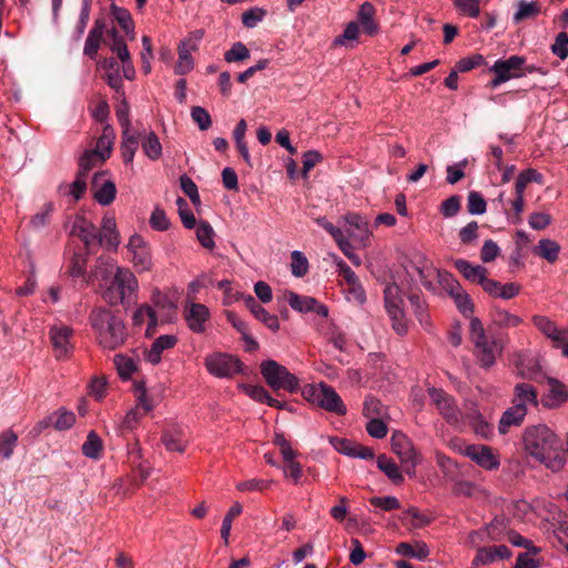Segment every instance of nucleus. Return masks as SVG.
<instances>
[{
  "label": "nucleus",
  "mask_w": 568,
  "mask_h": 568,
  "mask_svg": "<svg viewBox=\"0 0 568 568\" xmlns=\"http://www.w3.org/2000/svg\"><path fill=\"white\" fill-rule=\"evenodd\" d=\"M94 275L100 281L101 295L108 305H122L126 308L136 302L139 282L131 270L115 266L110 258L100 257L97 260Z\"/></svg>",
  "instance_id": "f257e3e1"
},
{
  "label": "nucleus",
  "mask_w": 568,
  "mask_h": 568,
  "mask_svg": "<svg viewBox=\"0 0 568 568\" xmlns=\"http://www.w3.org/2000/svg\"><path fill=\"white\" fill-rule=\"evenodd\" d=\"M525 452L552 471L560 470L565 458L557 435L546 425L528 427L523 436Z\"/></svg>",
  "instance_id": "f03ea898"
},
{
  "label": "nucleus",
  "mask_w": 568,
  "mask_h": 568,
  "mask_svg": "<svg viewBox=\"0 0 568 568\" xmlns=\"http://www.w3.org/2000/svg\"><path fill=\"white\" fill-rule=\"evenodd\" d=\"M89 323L103 349L114 351L128 339L126 325L118 311L106 306L94 307L89 314Z\"/></svg>",
  "instance_id": "7ed1b4c3"
},
{
  "label": "nucleus",
  "mask_w": 568,
  "mask_h": 568,
  "mask_svg": "<svg viewBox=\"0 0 568 568\" xmlns=\"http://www.w3.org/2000/svg\"><path fill=\"white\" fill-rule=\"evenodd\" d=\"M470 339L475 345V355L481 367L489 368L496 362V357L501 354L506 339H488L485 328L478 317H471L469 323Z\"/></svg>",
  "instance_id": "20e7f679"
},
{
  "label": "nucleus",
  "mask_w": 568,
  "mask_h": 568,
  "mask_svg": "<svg viewBox=\"0 0 568 568\" xmlns=\"http://www.w3.org/2000/svg\"><path fill=\"white\" fill-rule=\"evenodd\" d=\"M260 372L266 384L274 390L284 389L295 393L300 387L297 377L274 359L263 361Z\"/></svg>",
  "instance_id": "39448f33"
},
{
  "label": "nucleus",
  "mask_w": 568,
  "mask_h": 568,
  "mask_svg": "<svg viewBox=\"0 0 568 568\" xmlns=\"http://www.w3.org/2000/svg\"><path fill=\"white\" fill-rule=\"evenodd\" d=\"M306 392L312 397L313 403L321 408L337 415L346 414V406L332 386L322 382L311 386Z\"/></svg>",
  "instance_id": "423d86ee"
},
{
  "label": "nucleus",
  "mask_w": 568,
  "mask_h": 568,
  "mask_svg": "<svg viewBox=\"0 0 568 568\" xmlns=\"http://www.w3.org/2000/svg\"><path fill=\"white\" fill-rule=\"evenodd\" d=\"M524 65L525 58L519 55H511L508 59H499L495 61L493 67L489 69L491 72L495 73V77L490 81V87L495 89L504 82H507L515 78L523 77Z\"/></svg>",
  "instance_id": "0eeeda50"
},
{
  "label": "nucleus",
  "mask_w": 568,
  "mask_h": 568,
  "mask_svg": "<svg viewBox=\"0 0 568 568\" xmlns=\"http://www.w3.org/2000/svg\"><path fill=\"white\" fill-rule=\"evenodd\" d=\"M131 263L138 273L151 272L154 263L150 244L139 234L130 237L126 245Z\"/></svg>",
  "instance_id": "6e6552de"
},
{
  "label": "nucleus",
  "mask_w": 568,
  "mask_h": 568,
  "mask_svg": "<svg viewBox=\"0 0 568 568\" xmlns=\"http://www.w3.org/2000/svg\"><path fill=\"white\" fill-rule=\"evenodd\" d=\"M205 367L210 374L219 378H230L242 372L241 361L225 353L206 356Z\"/></svg>",
  "instance_id": "1a4fd4ad"
},
{
  "label": "nucleus",
  "mask_w": 568,
  "mask_h": 568,
  "mask_svg": "<svg viewBox=\"0 0 568 568\" xmlns=\"http://www.w3.org/2000/svg\"><path fill=\"white\" fill-rule=\"evenodd\" d=\"M73 328L64 323H55L49 329V338L57 359L68 358L73 352Z\"/></svg>",
  "instance_id": "9d476101"
},
{
  "label": "nucleus",
  "mask_w": 568,
  "mask_h": 568,
  "mask_svg": "<svg viewBox=\"0 0 568 568\" xmlns=\"http://www.w3.org/2000/svg\"><path fill=\"white\" fill-rule=\"evenodd\" d=\"M432 403L437 407L439 414L449 424H458L462 413L457 407L455 398L442 388L429 387L427 389Z\"/></svg>",
  "instance_id": "9b49d317"
},
{
  "label": "nucleus",
  "mask_w": 568,
  "mask_h": 568,
  "mask_svg": "<svg viewBox=\"0 0 568 568\" xmlns=\"http://www.w3.org/2000/svg\"><path fill=\"white\" fill-rule=\"evenodd\" d=\"M392 449L400 459L404 470L407 474H413L419 463V456L408 437L402 433L394 434Z\"/></svg>",
  "instance_id": "f8f14e48"
},
{
  "label": "nucleus",
  "mask_w": 568,
  "mask_h": 568,
  "mask_svg": "<svg viewBox=\"0 0 568 568\" xmlns=\"http://www.w3.org/2000/svg\"><path fill=\"white\" fill-rule=\"evenodd\" d=\"M444 281V290L454 300L458 311L466 317H473L474 303L469 294L462 287L459 282L452 274L442 275Z\"/></svg>",
  "instance_id": "ddd939ff"
},
{
  "label": "nucleus",
  "mask_w": 568,
  "mask_h": 568,
  "mask_svg": "<svg viewBox=\"0 0 568 568\" xmlns=\"http://www.w3.org/2000/svg\"><path fill=\"white\" fill-rule=\"evenodd\" d=\"M462 453L486 470L497 469L500 465L499 456L489 446L467 445Z\"/></svg>",
  "instance_id": "4468645a"
},
{
  "label": "nucleus",
  "mask_w": 568,
  "mask_h": 568,
  "mask_svg": "<svg viewBox=\"0 0 568 568\" xmlns=\"http://www.w3.org/2000/svg\"><path fill=\"white\" fill-rule=\"evenodd\" d=\"M343 220L348 240L364 244L369 239L368 221L365 217L357 213H348Z\"/></svg>",
  "instance_id": "2eb2a0df"
},
{
  "label": "nucleus",
  "mask_w": 568,
  "mask_h": 568,
  "mask_svg": "<svg viewBox=\"0 0 568 568\" xmlns=\"http://www.w3.org/2000/svg\"><path fill=\"white\" fill-rule=\"evenodd\" d=\"M285 298L288 305L296 312L300 313H308L315 312L316 314L326 317L328 315V308L325 305H322L317 302L316 298L298 295L294 292H286Z\"/></svg>",
  "instance_id": "dca6fc26"
},
{
  "label": "nucleus",
  "mask_w": 568,
  "mask_h": 568,
  "mask_svg": "<svg viewBox=\"0 0 568 568\" xmlns=\"http://www.w3.org/2000/svg\"><path fill=\"white\" fill-rule=\"evenodd\" d=\"M184 318L187 327L196 334L205 332V323L210 318L209 308L201 303H190L185 306Z\"/></svg>",
  "instance_id": "f3484780"
},
{
  "label": "nucleus",
  "mask_w": 568,
  "mask_h": 568,
  "mask_svg": "<svg viewBox=\"0 0 568 568\" xmlns=\"http://www.w3.org/2000/svg\"><path fill=\"white\" fill-rule=\"evenodd\" d=\"M410 266L413 268H416L418 280L428 291H433L435 288L433 283V280L435 278L444 287V281L442 275L449 274L448 272L440 271L434 267L423 256H419V263H412Z\"/></svg>",
  "instance_id": "a211bd4d"
},
{
  "label": "nucleus",
  "mask_w": 568,
  "mask_h": 568,
  "mask_svg": "<svg viewBox=\"0 0 568 568\" xmlns=\"http://www.w3.org/2000/svg\"><path fill=\"white\" fill-rule=\"evenodd\" d=\"M547 383L549 385V390L541 398L542 406L546 408H556L566 403L568 399L566 386L554 377H548Z\"/></svg>",
  "instance_id": "6ab92c4d"
},
{
  "label": "nucleus",
  "mask_w": 568,
  "mask_h": 568,
  "mask_svg": "<svg viewBox=\"0 0 568 568\" xmlns=\"http://www.w3.org/2000/svg\"><path fill=\"white\" fill-rule=\"evenodd\" d=\"M532 323L554 344L565 342L568 338V328H559L555 322L546 316L535 315L532 316Z\"/></svg>",
  "instance_id": "aec40b11"
},
{
  "label": "nucleus",
  "mask_w": 568,
  "mask_h": 568,
  "mask_svg": "<svg viewBox=\"0 0 568 568\" xmlns=\"http://www.w3.org/2000/svg\"><path fill=\"white\" fill-rule=\"evenodd\" d=\"M178 343V337L173 334L160 335L154 339L151 347L145 352V359L152 365H156L162 359V353L173 348Z\"/></svg>",
  "instance_id": "412c9836"
},
{
  "label": "nucleus",
  "mask_w": 568,
  "mask_h": 568,
  "mask_svg": "<svg viewBox=\"0 0 568 568\" xmlns=\"http://www.w3.org/2000/svg\"><path fill=\"white\" fill-rule=\"evenodd\" d=\"M144 323L148 324L145 329L146 336H153L156 332L159 320L155 311L148 304L139 306L132 315V324L134 326H141Z\"/></svg>",
  "instance_id": "4be33fe9"
},
{
  "label": "nucleus",
  "mask_w": 568,
  "mask_h": 568,
  "mask_svg": "<svg viewBox=\"0 0 568 568\" xmlns=\"http://www.w3.org/2000/svg\"><path fill=\"white\" fill-rule=\"evenodd\" d=\"M245 306L252 312L254 317L265 324L271 331L277 332L280 329V322L276 315L268 313L262 305H260L252 295L244 297Z\"/></svg>",
  "instance_id": "5701e85b"
},
{
  "label": "nucleus",
  "mask_w": 568,
  "mask_h": 568,
  "mask_svg": "<svg viewBox=\"0 0 568 568\" xmlns=\"http://www.w3.org/2000/svg\"><path fill=\"white\" fill-rule=\"evenodd\" d=\"M161 442L169 452L183 453L186 447V439L183 428L171 426L163 430Z\"/></svg>",
  "instance_id": "b1692460"
},
{
  "label": "nucleus",
  "mask_w": 568,
  "mask_h": 568,
  "mask_svg": "<svg viewBox=\"0 0 568 568\" xmlns=\"http://www.w3.org/2000/svg\"><path fill=\"white\" fill-rule=\"evenodd\" d=\"M527 415V408H523L521 405H513L505 410L499 419L498 430L505 435L513 426H520Z\"/></svg>",
  "instance_id": "393cba45"
},
{
  "label": "nucleus",
  "mask_w": 568,
  "mask_h": 568,
  "mask_svg": "<svg viewBox=\"0 0 568 568\" xmlns=\"http://www.w3.org/2000/svg\"><path fill=\"white\" fill-rule=\"evenodd\" d=\"M139 136V143L143 153L151 161H156L162 156V144L160 139L153 131L136 133Z\"/></svg>",
  "instance_id": "a878e982"
},
{
  "label": "nucleus",
  "mask_w": 568,
  "mask_h": 568,
  "mask_svg": "<svg viewBox=\"0 0 568 568\" xmlns=\"http://www.w3.org/2000/svg\"><path fill=\"white\" fill-rule=\"evenodd\" d=\"M456 270L469 282L480 285L485 276L488 274L486 267L474 265L466 260L459 258L454 262Z\"/></svg>",
  "instance_id": "bb28decb"
},
{
  "label": "nucleus",
  "mask_w": 568,
  "mask_h": 568,
  "mask_svg": "<svg viewBox=\"0 0 568 568\" xmlns=\"http://www.w3.org/2000/svg\"><path fill=\"white\" fill-rule=\"evenodd\" d=\"M73 234L78 235L87 247L99 243L98 229L84 217L78 219L73 225Z\"/></svg>",
  "instance_id": "cd10ccee"
},
{
  "label": "nucleus",
  "mask_w": 568,
  "mask_h": 568,
  "mask_svg": "<svg viewBox=\"0 0 568 568\" xmlns=\"http://www.w3.org/2000/svg\"><path fill=\"white\" fill-rule=\"evenodd\" d=\"M99 244L116 248L120 239L119 233L116 232V225L114 217L105 216L102 221L101 231H98Z\"/></svg>",
  "instance_id": "c85d7f7f"
},
{
  "label": "nucleus",
  "mask_w": 568,
  "mask_h": 568,
  "mask_svg": "<svg viewBox=\"0 0 568 568\" xmlns=\"http://www.w3.org/2000/svg\"><path fill=\"white\" fill-rule=\"evenodd\" d=\"M514 405H521L527 408V405L537 406V392L535 387L528 383H518L514 388Z\"/></svg>",
  "instance_id": "c756f323"
},
{
  "label": "nucleus",
  "mask_w": 568,
  "mask_h": 568,
  "mask_svg": "<svg viewBox=\"0 0 568 568\" xmlns=\"http://www.w3.org/2000/svg\"><path fill=\"white\" fill-rule=\"evenodd\" d=\"M241 388L247 396L258 403H266L268 406L276 408H284L286 406L285 403L273 398L261 385H241Z\"/></svg>",
  "instance_id": "7c9ffc66"
},
{
  "label": "nucleus",
  "mask_w": 568,
  "mask_h": 568,
  "mask_svg": "<svg viewBox=\"0 0 568 568\" xmlns=\"http://www.w3.org/2000/svg\"><path fill=\"white\" fill-rule=\"evenodd\" d=\"M104 22L102 20H95L93 28L90 30L88 38L84 43L83 53L90 58H94L103 37Z\"/></svg>",
  "instance_id": "2f4dec72"
},
{
  "label": "nucleus",
  "mask_w": 568,
  "mask_h": 568,
  "mask_svg": "<svg viewBox=\"0 0 568 568\" xmlns=\"http://www.w3.org/2000/svg\"><path fill=\"white\" fill-rule=\"evenodd\" d=\"M396 554L403 557L425 560L429 555V549L424 541L399 542L395 549Z\"/></svg>",
  "instance_id": "473e14b6"
},
{
  "label": "nucleus",
  "mask_w": 568,
  "mask_h": 568,
  "mask_svg": "<svg viewBox=\"0 0 568 568\" xmlns=\"http://www.w3.org/2000/svg\"><path fill=\"white\" fill-rule=\"evenodd\" d=\"M523 323V318L506 310L496 307L491 313V325L497 328H514Z\"/></svg>",
  "instance_id": "72a5a7b5"
},
{
  "label": "nucleus",
  "mask_w": 568,
  "mask_h": 568,
  "mask_svg": "<svg viewBox=\"0 0 568 568\" xmlns=\"http://www.w3.org/2000/svg\"><path fill=\"white\" fill-rule=\"evenodd\" d=\"M560 245L550 239H541L534 247V253L545 258L548 263H555L558 260Z\"/></svg>",
  "instance_id": "f704fd0d"
},
{
  "label": "nucleus",
  "mask_w": 568,
  "mask_h": 568,
  "mask_svg": "<svg viewBox=\"0 0 568 568\" xmlns=\"http://www.w3.org/2000/svg\"><path fill=\"white\" fill-rule=\"evenodd\" d=\"M375 8L371 2H364L358 10V20L363 27V30L373 36L377 32V24L374 21Z\"/></svg>",
  "instance_id": "c9c22d12"
},
{
  "label": "nucleus",
  "mask_w": 568,
  "mask_h": 568,
  "mask_svg": "<svg viewBox=\"0 0 568 568\" xmlns=\"http://www.w3.org/2000/svg\"><path fill=\"white\" fill-rule=\"evenodd\" d=\"M122 143H121V152L123 161L128 163H132L134 159V154L139 146V136L136 133L130 131H122Z\"/></svg>",
  "instance_id": "e433bc0d"
},
{
  "label": "nucleus",
  "mask_w": 568,
  "mask_h": 568,
  "mask_svg": "<svg viewBox=\"0 0 568 568\" xmlns=\"http://www.w3.org/2000/svg\"><path fill=\"white\" fill-rule=\"evenodd\" d=\"M376 463L378 469L383 471L394 484H402L404 481V477L398 466L386 455L378 456Z\"/></svg>",
  "instance_id": "4c0bfd02"
},
{
  "label": "nucleus",
  "mask_w": 568,
  "mask_h": 568,
  "mask_svg": "<svg viewBox=\"0 0 568 568\" xmlns=\"http://www.w3.org/2000/svg\"><path fill=\"white\" fill-rule=\"evenodd\" d=\"M384 302L386 311L403 308L404 300L402 297V291L396 283H390L385 286Z\"/></svg>",
  "instance_id": "58836bf2"
},
{
  "label": "nucleus",
  "mask_w": 568,
  "mask_h": 568,
  "mask_svg": "<svg viewBox=\"0 0 568 568\" xmlns=\"http://www.w3.org/2000/svg\"><path fill=\"white\" fill-rule=\"evenodd\" d=\"M113 138L112 129L110 126H105L102 135L97 141L95 150L92 151L101 161H104L110 156Z\"/></svg>",
  "instance_id": "ea45409f"
},
{
  "label": "nucleus",
  "mask_w": 568,
  "mask_h": 568,
  "mask_svg": "<svg viewBox=\"0 0 568 568\" xmlns=\"http://www.w3.org/2000/svg\"><path fill=\"white\" fill-rule=\"evenodd\" d=\"M410 305L413 307L414 314L418 322L425 327L428 328L430 326L429 315L427 311V305L425 301L417 294H410L408 296Z\"/></svg>",
  "instance_id": "a19ab883"
},
{
  "label": "nucleus",
  "mask_w": 568,
  "mask_h": 568,
  "mask_svg": "<svg viewBox=\"0 0 568 568\" xmlns=\"http://www.w3.org/2000/svg\"><path fill=\"white\" fill-rule=\"evenodd\" d=\"M18 444V435L7 429L0 434V455L3 459H10Z\"/></svg>",
  "instance_id": "79ce46f5"
},
{
  "label": "nucleus",
  "mask_w": 568,
  "mask_h": 568,
  "mask_svg": "<svg viewBox=\"0 0 568 568\" xmlns=\"http://www.w3.org/2000/svg\"><path fill=\"white\" fill-rule=\"evenodd\" d=\"M115 194V184L112 181H106L95 190L93 196L99 204L106 206L114 201Z\"/></svg>",
  "instance_id": "37998d69"
},
{
  "label": "nucleus",
  "mask_w": 568,
  "mask_h": 568,
  "mask_svg": "<svg viewBox=\"0 0 568 568\" xmlns=\"http://www.w3.org/2000/svg\"><path fill=\"white\" fill-rule=\"evenodd\" d=\"M101 449L102 442L100 437L94 432H90L82 445L83 455L88 458L98 459L100 457Z\"/></svg>",
  "instance_id": "c03bdc74"
},
{
  "label": "nucleus",
  "mask_w": 568,
  "mask_h": 568,
  "mask_svg": "<svg viewBox=\"0 0 568 568\" xmlns=\"http://www.w3.org/2000/svg\"><path fill=\"white\" fill-rule=\"evenodd\" d=\"M242 513V505L240 503H235L224 516L221 527V537L224 542L229 544V537L232 529L233 519L237 517Z\"/></svg>",
  "instance_id": "a18cd8bd"
},
{
  "label": "nucleus",
  "mask_w": 568,
  "mask_h": 568,
  "mask_svg": "<svg viewBox=\"0 0 568 568\" xmlns=\"http://www.w3.org/2000/svg\"><path fill=\"white\" fill-rule=\"evenodd\" d=\"M111 12H112V16L114 17V19L116 20V22L124 30V32H126V33L133 32V28H134L133 20H132L131 13L126 9L118 7L115 4H112Z\"/></svg>",
  "instance_id": "49530a36"
},
{
  "label": "nucleus",
  "mask_w": 568,
  "mask_h": 568,
  "mask_svg": "<svg viewBox=\"0 0 568 568\" xmlns=\"http://www.w3.org/2000/svg\"><path fill=\"white\" fill-rule=\"evenodd\" d=\"M114 364L119 375L124 379L130 378L136 369L134 361L122 354L114 356Z\"/></svg>",
  "instance_id": "de8ad7c7"
},
{
  "label": "nucleus",
  "mask_w": 568,
  "mask_h": 568,
  "mask_svg": "<svg viewBox=\"0 0 568 568\" xmlns=\"http://www.w3.org/2000/svg\"><path fill=\"white\" fill-rule=\"evenodd\" d=\"M363 414L367 418L383 417L386 414V408L379 399L368 396L364 402Z\"/></svg>",
  "instance_id": "09e8293b"
},
{
  "label": "nucleus",
  "mask_w": 568,
  "mask_h": 568,
  "mask_svg": "<svg viewBox=\"0 0 568 568\" xmlns=\"http://www.w3.org/2000/svg\"><path fill=\"white\" fill-rule=\"evenodd\" d=\"M110 36L113 39V44L111 47V50L114 53H116L118 58L123 63H129L130 64L131 57H130V52L128 50V45L125 44L124 40L119 36V33H118V31L115 29H112L110 31Z\"/></svg>",
  "instance_id": "8fccbe9b"
},
{
  "label": "nucleus",
  "mask_w": 568,
  "mask_h": 568,
  "mask_svg": "<svg viewBox=\"0 0 568 568\" xmlns=\"http://www.w3.org/2000/svg\"><path fill=\"white\" fill-rule=\"evenodd\" d=\"M214 236V230L210 225V223L202 221L199 223L196 229V237L199 242L205 247V248H213L215 246V242L213 240Z\"/></svg>",
  "instance_id": "3c124183"
},
{
  "label": "nucleus",
  "mask_w": 568,
  "mask_h": 568,
  "mask_svg": "<svg viewBox=\"0 0 568 568\" xmlns=\"http://www.w3.org/2000/svg\"><path fill=\"white\" fill-rule=\"evenodd\" d=\"M487 203L477 191H470L467 197V210L473 215H480L486 212Z\"/></svg>",
  "instance_id": "603ef678"
},
{
  "label": "nucleus",
  "mask_w": 568,
  "mask_h": 568,
  "mask_svg": "<svg viewBox=\"0 0 568 568\" xmlns=\"http://www.w3.org/2000/svg\"><path fill=\"white\" fill-rule=\"evenodd\" d=\"M291 270L296 277H303L308 271V261L300 251H293L291 254Z\"/></svg>",
  "instance_id": "864d4df0"
},
{
  "label": "nucleus",
  "mask_w": 568,
  "mask_h": 568,
  "mask_svg": "<svg viewBox=\"0 0 568 568\" xmlns=\"http://www.w3.org/2000/svg\"><path fill=\"white\" fill-rule=\"evenodd\" d=\"M392 321V327L398 335H405L408 332V322L403 308L387 311Z\"/></svg>",
  "instance_id": "5fc2aeb1"
},
{
  "label": "nucleus",
  "mask_w": 568,
  "mask_h": 568,
  "mask_svg": "<svg viewBox=\"0 0 568 568\" xmlns=\"http://www.w3.org/2000/svg\"><path fill=\"white\" fill-rule=\"evenodd\" d=\"M539 13V7L536 2H527L520 0L518 2V10L514 14V22L518 23L525 19L532 18Z\"/></svg>",
  "instance_id": "6e6d98bb"
},
{
  "label": "nucleus",
  "mask_w": 568,
  "mask_h": 568,
  "mask_svg": "<svg viewBox=\"0 0 568 568\" xmlns=\"http://www.w3.org/2000/svg\"><path fill=\"white\" fill-rule=\"evenodd\" d=\"M250 57V51L242 42H235L230 50L224 53L226 62H240Z\"/></svg>",
  "instance_id": "4d7b16f0"
},
{
  "label": "nucleus",
  "mask_w": 568,
  "mask_h": 568,
  "mask_svg": "<svg viewBox=\"0 0 568 568\" xmlns=\"http://www.w3.org/2000/svg\"><path fill=\"white\" fill-rule=\"evenodd\" d=\"M180 186H181L182 191L184 192V194L186 196H189V199L191 200V202L194 205L200 204L201 200H200L197 186L190 176H187L186 174H183L180 178Z\"/></svg>",
  "instance_id": "13d9d810"
},
{
  "label": "nucleus",
  "mask_w": 568,
  "mask_h": 568,
  "mask_svg": "<svg viewBox=\"0 0 568 568\" xmlns=\"http://www.w3.org/2000/svg\"><path fill=\"white\" fill-rule=\"evenodd\" d=\"M193 69V59L187 49H185V43L180 47L179 50V61L175 65V73L178 74H186Z\"/></svg>",
  "instance_id": "bf43d9fd"
},
{
  "label": "nucleus",
  "mask_w": 568,
  "mask_h": 568,
  "mask_svg": "<svg viewBox=\"0 0 568 568\" xmlns=\"http://www.w3.org/2000/svg\"><path fill=\"white\" fill-rule=\"evenodd\" d=\"M191 118L202 131L207 130L212 125L210 113L202 106H193L191 109Z\"/></svg>",
  "instance_id": "052dcab7"
},
{
  "label": "nucleus",
  "mask_w": 568,
  "mask_h": 568,
  "mask_svg": "<svg viewBox=\"0 0 568 568\" xmlns=\"http://www.w3.org/2000/svg\"><path fill=\"white\" fill-rule=\"evenodd\" d=\"M87 257L81 253H75L71 260L69 273L72 277L85 278Z\"/></svg>",
  "instance_id": "680f3d73"
},
{
  "label": "nucleus",
  "mask_w": 568,
  "mask_h": 568,
  "mask_svg": "<svg viewBox=\"0 0 568 568\" xmlns=\"http://www.w3.org/2000/svg\"><path fill=\"white\" fill-rule=\"evenodd\" d=\"M367 433L374 438H384L387 435V426L382 417L369 418L366 424Z\"/></svg>",
  "instance_id": "e2e57ef3"
},
{
  "label": "nucleus",
  "mask_w": 568,
  "mask_h": 568,
  "mask_svg": "<svg viewBox=\"0 0 568 568\" xmlns=\"http://www.w3.org/2000/svg\"><path fill=\"white\" fill-rule=\"evenodd\" d=\"M484 62H485V59L481 54H473L469 57L462 58L456 63V69L459 72H467V71L473 70L474 68L480 67L481 64H484Z\"/></svg>",
  "instance_id": "0e129e2a"
},
{
  "label": "nucleus",
  "mask_w": 568,
  "mask_h": 568,
  "mask_svg": "<svg viewBox=\"0 0 568 568\" xmlns=\"http://www.w3.org/2000/svg\"><path fill=\"white\" fill-rule=\"evenodd\" d=\"M551 52L561 60L568 57V34L566 32L557 34L555 43L551 45Z\"/></svg>",
  "instance_id": "69168bd1"
},
{
  "label": "nucleus",
  "mask_w": 568,
  "mask_h": 568,
  "mask_svg": "<svg viewBox=\"0 0 568 568\" xmlns=\"http://www.w3.org/2000/svg\"><path fill=\"white\" fill-rule=\"evenodd\" d=\"M53 210L52 203H47L42 210L38 213H36L31 220L30 224L34 230H39L44 227L49 222V215Z\"/></svg>",
  "instance_id": "338daca9"
},
{
  "label": "nucleus",
  "mask_w": 568,
  "mask_h": 568,
  "mask_svg": "<svg viewBox=\"0 0 568 568\" xmlns=\"http://www.w3.org/2000/svg\"><path fill=\"white\" fill-rule=\"evenodd\" d=\"M551 223V216L544 212H532L529 215L528 224L531 229L541 231Z\"/></svg>",
  "instance_id": "774afa93"
}]
</instances>
